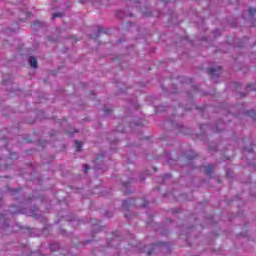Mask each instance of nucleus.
I'll list each match as a JSON object with an SVG mask.
<instances>
[{
    "label": "nucleus",
    "mask_w": 256,
    "mask_h": 256,
    "mask_svg": "<svg viewBox=\"0 0 256 256\" xmlns=\"http://www.w3.org/2000/svg\"><path fill=\"white\" fill-rule=\"evenodd\" d=\"M207 73L210 77H219V75L221 74V67L209 68L207 70Z\"/></svg>",
    "instance_id": "f257e3e1"
},
{
    "label": "nucleus",
    "mask_w": 256,
    "mask_h": 256,
    "mask_svg": "<svg viewBox=\"0 0 256 256\" xmlns=\"http://www.w3.org/2000/svg\"><path fill=\"white\" fill-rule=\"evenodd\" d=\"M131 205H135V200H133V199L124 200L122 203L123 209H129V207H131Z\"/></svg>",
    "instance_id": "f03ea898"
},
{
    "label": "nucleus",
    "mask_w": 256,
    "mask_h": 256,
    "mask_svg": "<svg viewBox=\"0 0 256 256\" xmlns=\"http://www.w3.org/2000/svg\"><path fill=\"white\" fill-rule=\"evenodd\" d=\"M214 170H215V166L212 164H209L205 168V175H212Z\"/></svg>",
    "instance_id": "7ed1b4c3"
},
{
    "label": "nucleus",
    "mask_w": 256,
    "mask_h": 256,
    "mask_svg": "<svg viewBox=\"0 0 256 256\" xmlns=\"http://www.w3.org/2000/svg\"><path fill=\"white\" fill-rule=\"evenodd\" d=\"M28 61L30 63V66L33 67V69H37V58L36 57L30 56Z\"/></svg>",
    "instance_id": "20e7f679"
},
{
    "label": "nucleus",
    "mask_w": 256,
    "mask_h": 256,
    "mask_svg": "<svg viewBox=\"0 0 256 256\" xmlns=\"http://www.w3.org/2000/svg\"><path fill=\"white\" fill-rule=\"evenodd\" d=\"M75 143H76V151H81V149L83 148V143H81L79 140H76Z\"/></svg>",
    "instance_id": "39448f33"
},
{
    "label": "nucleus",
    "mask_w": 256,
    "mask_h": 256,
    "mask_svg": "<svg viewBox=\"0 0 256 256\" xmlns=\"http://www.w3.org/2000/svg\"><path fill=\"white\" fill-rule=\"evenodd\" d=\"M248 115H249L250 117H252V119H255V117H256V113H255V111H253V110L248 111Z\"/></svg>",
    "instance_id": "423d86ee"
},
{
    "label": "nucleus",
    "mask_w": 256,
    "mask_h": 256,
    "mask_svg": "<svg viewBox=\"0 0 256 256\" xmlns=\"http://www.w3.org/2000/svg\"><path fill=\"white\" fill-rule=\"evenodd\" d=\"M57 17H63V14H61V13H54L52 15V19H57Z\"/></svg>",
    "instance_id": "0eeeda50"
},
{
    "label": "nucleus",
    "mask_w": 256,
    "mask_h": 256,
    "mask_svg": "<svg viewBox=\"0 0 256 256\" xmlns=\"http://www.w3.org/2000/svg\"><path fill=\"white\" fill-rule=\"evenodd\" d=\"M249 13H250V15H255V13H256V8H249Z\"/></svg>",
    "instance_id": "6e6552de"
},
{
    "label": "nucleus",
    "mask_w": 256,
    "mask_h": 256,
    "mask_svg": "<svg viewBox=\"0 0 256 256\" xmlns=\"http://www.w3.org/2000/svg\"><path fill=\"white\" fill-rule=\"evenodd\" d=\"M89 171V165L84 164V173H87Z\"/></svg>",
    "instance_id": "1a4fd4ad"
},
{
    "label": "nucleus",
    "mask_w": 256,
    "mask_h": 256,
    "mask_svg": "<svg viewBox=\"0 0 256 256\" xmlns=\"http://www.w3.org/2000/svg\"><path fill=\"white\" fill-rule=\"evenodd\" d=\"M111 111H113V110L112 109H105L104 113H105V115H109V113H111Z\"/></svg>",
    "instance_id": "9d476101"
},
{
    "label": "nucleus",
    "mask_w": 256,
    "mask_h": 256,
    "mask_svg": "<svg viewBox=\"0 0 256 256\" xmlns=\"http://www.w3.org/2000/svg\"><path fill=\"white\" fill-rule=\"evenodd\" d=\"M147 205H149V203L147 202V200H144L142 207H147Z\"/></svg>",
    "instance_id": "9b49d317"
},
{
    "label": "nucleus",
    "mask_w": 256,
    "mask_h": 256,
    "mask_svg": "<svg viewBox=\"0 0 256 256\" xmlns=\"http://www.w3.org/2000/svg\"><path fill=\"white\" fill-rule=\"evenodd\" d=\"M129 183H130V182H124V183H123V187H129Z\"/></svg>",
    "instance_id": "f8f14e48"
},
{
    "label": "nucleus",
    "mask_w": 256,
    "mask_h": 256,
    "mask_svg": "<svg viewBox=\"0 0 256 256\" xmlns=\"http://www.w3.org/2000/svg\"><path fill=\"white\" fill-rule=\"evenodd\" d=\"M153 254V251H148L147 252V255L149 256V255H152Z\"/></svg>",
    "instance_id": "ddd939ff"
},
{
    "label": "nucleus",
    "mask_w": 256,
    "mask_h": 256,
    "mask_svg": "<svg viewBox=\"0 0 256 256\" xmlns=\"http://www.w3.org/2000/svg\"><path fill=\"white\" fill-rule=\"evenodd\" d=\"M94 163H99V158H96V159L94 160Z\"/></svg>",
    "instance_id": "4468645a"
},
{
    "label": "nucleus",
    "mask_w": 256,
    "mask_h": 256,
    "mask_svg": "<svg viewBox=\"0 0 256 256\" xmlns=\"http://www.w3.org/2000/svg\"><path fill=\"white\" fill-rule=\"evenodd\" d=\"M196 156L188 157V159H195Z\"/></svg>",
    "instance_id": "2eb2a0df"
},
{
    "label": "nucleus",
    "mask_w": 256,
    "mask_h": 256,
    "mask_svg": "<svg viewBox=\"0 0 256 256\" xmlns=\"http://www.w3.org/2000/svg\"><path fill=\"white\" fill-rule=\"evenodd\" d=\"M167 177H169V174L165 175V176H164V179H167Z\"/></svg>",
    "instance_id": "dca6fc26"
},
{
    "label": "nucleus",
    "mask_w": 256,
    "mask_h": 256,
    "mask_svg": "<svg viewBox=\"0 0 256 256\" xmlns=\"http://www.w3.org/2000/svg\"><path fill=\"white\" fill-rule=\"evenodd\" d=\"M153 249H155V245H152V251H153Z\"/></svg>",
    "instance_id": "f3484780"
},
{
    "label": "nucleus",
    "mask_w": 256,
    "mask_h": 256,
    "mask_svg": "<svg viewBox=\"0 0 256 256\" xmlns=\"http://www.w3.org/2000/svg\"><path fill=\"white\" fill-rule=\"evenodd\" d=\"M106 217H111V215H109V214H106Z\"/></svg>",
    "instance_id": "a211bd4d"
},
{
    "label": "nucleus",
    "mask_w": 256,
    "mask_h": 256,
    "mask_svg": "<svg viewBox=\"0 0 256 256\" xmlns=\"http://www.w3.org/2000/svg\"><path fill=\"white\" fill-rule=\"evenodd\" d=\"M216 133H219V130H218V129H216Z\"/></svg>",
    "instance_id": "6ab92c4d"
},
{
    "label": "nucleus",
    "mask_w": 256,
    "mask_h": 256,
    "mask_svg": "<svg viewBox=\"0 0 256 256\" xmlns=\"http://www.w3.org/2000/svg\"><path fill=\"white\" fill-rule=\"evenodd\" d=\"M55 247H57V248H58V247H59V245H55Z\"/></svg>",
    "instance_id": "aec40b11"
},
{
    "label": "nucleus",
    "mask_w": 256,
    "mask_h": 256,
    "mask_svg": "<svg viewBox=\"0 0 256 256\" xmlns=\"http://www.w3.org/2000/svg\"><path fill=\"white\" fill-rule=\"evenodd\" d=\"M125 217L127 218V214H125Z\"/></svg>",
    "instance_id": "412c9836"
}]
</instances>
